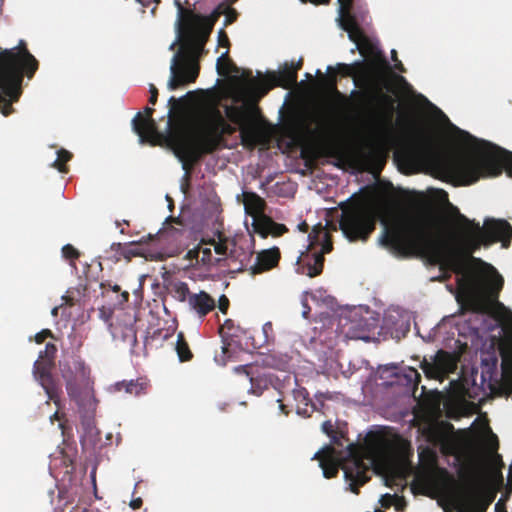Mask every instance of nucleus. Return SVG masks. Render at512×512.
<instances>
[{
  "mask_svg": "<svg viewBox=\"0 0 512 512\" xmlns=\"http://www.w3.org/2000/svg\"><path fill=\"white\" fill-rule=\"evenodd\" d=\"M455 226L459 233L444 240L434 217L425 213L403 214L386 225L382 244L402 256H420L441 270L458 275L456 296L460 313H486L503 288V277L493 266L473 253L481 246L501 242L508 248L512 239V226L506 220H486L481 227L455 208Z\"/></svg>",
  "mask_w": 512,
  "mask_h": 512,
  "instance_id": "nucleus-1",
  "label": "nucleus"
},
{
  "mask_svg": "<svg viewBox=\"0 0 512 512\" xmlns=\"http://www.w3.org/2000/svg\"><path fill=\"white\" fill-rule=\"evenodd\" d=\"M482 144L485 147L475 155L453 156L435 149L424 131L414 129L406 140V171L427 169L458 185L497 177L503 170L512 177V152L485 141Z\"/></svg>",
  "mask_w": 512,
  "mask_h": 512,
  "instance_id": "nucleus-2",
  "label": "nucleus"
},
{
  "mask_svg": "<svg viewBox=\"0 0 512 512\" xmlns=\"http://www.w3.org/2000/svg\"><path fill=\"white\" fill-rule=\"evenodd\" d=\"M175 4L179 15L177 41L180 47L170 66L168 89L172 91L196 81L200 72L199 58L215 22V19L184 9L179 0H175Z\"/></svg>",
  "mask_w": 512,
  "mask_h": 512,
  "instance_id": "nucleus-3",
  "label": "nucleus"
},
{
  "mask_svg": "<svg viewBox=\"0 0 512 512\" xmlns=\"http://www.w3.org/2000/svg\"><path fill=\"white\" fill-rule=\"evenodd\" d=\"M235 128L218 112L206 124L197 128H177L168 135V142L189 178L193 166L206 154L218 150L224 135H231Z\"/></svg>",
  "mask_w": 512,
  "mask_h": 512,
  "instance_id": "nucleus-4",
  "label": "nucleus"
},
{
  "mask_svg": "<svg viewBox=\"0 0 512 512\" xmlns=\"http://www.w3.org/2000/svg\"><path fill=\"white\" fill-rule=\"evenodd\" d=\"M38 68L39 62L24 40L13 48L0 51V112L5 117L14 112L12 105L22 94L24 77L32 79Z\"/></svg>",
  "mask_w": 512,
  "mask_h": 512,
  "instance_id": "nucleus-5",
  "label": "nucleus"
},
{
  "mask_svg": "<svg viewBox=\"0 0 512 512\" xmlns=\"http://www.w3.org/2000/svg\"><path fill=\"white\" fill-rule=\"evenodd\" d=\"M313 459L319 460V466L323 471L325 478L330 479L337 476L339 469L344 472V479L348 484V489L359 494V489L370 480V465L365 463L361 457L350 456L340 461L335 458V449L332 446H326L318 451Z\"/></svg>",
  "mask_w": 512,
  "mask_h": 512,
  "instance_id": "nucleus-6",
  "label": "nucleus"
},
{
  "mask_svg": "<svg viewBox=\"0 0 512 512\" xmlns=\"http://www.w3.org/2000/svg\"><path fill=\"white\" fill-rule=\"evenodd\" d=\"M379 208L373 201H356L342 210L340 229L350 241H366L375 230Z\"/></svg>",
  "mask_w": 512,
  "mask_h": 512,
  "instance_id": "nucleus-7",
  "label": "nucleus"
},
{
  "mask_svg": "<svg viewBox=\"0 0 512 512\" xmlns=\"http://www.w3.org/2000/svg\"><path fill=\"white\" fill-rule=\"evenodd\" d=\"M309 245L297 260V272L308 277L320 275L324 268V255L333 249L332 236L321 223L312 228L308 235Z\"/></svg>",
  "mask_w": 512,
  "mask_h": 512,
  "instance_id": "nucleus-8",
  "label": "nucleus"
},
{
  "mask_svg": "<svg viewBox=\"0 0 512 512\" xmlns=\"http://www.w3.org/2000/svg\"><path fill=\"white\" fill-rule=\"evenodd\" d=\"M337 71L343 76L353 77L355 85L363 89L362 91L353 90L351 93V97L356 98L355 102L358 106H363L376 100H389V97L383 93L384 84L382 80L368 69L365 62L357 61L353 64L339 63Z\"/></svg>",
  "mask_w": 512,
  "mask_h": 512,
  "instance_id": "nucleus-9",
  "label": "nucleus"
},
{
  "mask_svg": "<svg viewBox=\"0 0 512 512\" xmlns=\"http://www.w3.org/2000/svg\"><path fill=\"white\" fill-rule=\"evenodd\" d=\"M339 25L348 33L349 39L356 44L361 55L370 54L373 56V60L365 64L384 84L383 74L390 70V64L386 57L376 49L377 45L364 34L356 17L353 14L341 16L339 17Z\"/></svg>",
  "mask_w": 512,
  "mask_h": 512,
  "instance_id": "nucleus-10",
  "label": "nucleus"
},
{
  "mask_svg": "<svg viewBox=\"0 0 512 512\" xmlns=\"http://www.w3.org/2000/svg\"><path fill=\"white\" fill-rule=\"evenodd\" d=\"M60 371L69 398L82 405L91 391L90 368L80 356H72L60 364Z\"/></svg>",
  "mask_w": 512,
  "mask_h": 512,
  "instance_id": "nucleus-11",
  "label": "nucleus"
},
{
  "mask_svg": "<svg viewBox=\"0 0 512 512\" xmlns=\"http://www.w3.org/2000/svg\"><path fill=\"white\" fill-rule=\"evenodd\" d=\"M420 430L426 441L438 447L443 455L450 456L457 452V442L453 437L454 427L451 423L426 418Z\"/></svg>",
  "mask_w": 512,
  "mask_h": 512,
  "instance_id": "nucleus-12",
  "label": "nucleus"
},
{
  "mask_svg": "<svg viewBox=\"0 0 512 512\" xmlns=\"http://www.w3.org/2000/svg\"><path fill=\"white\" fill-rule=\"evenodd\" d=\"M243 76L249 79V91L259 97L265 96L273 87L280 86L284 89H290L297 83V73L293 69V63L285 64L278 73L267 74V79L252 78V71L245 70Z\"/></svg>",
  "mask_w": 512,
  "mask_h": 512,
  "instance_id": "nucleus-13",
  "label": "nucleus"
},
{
  "mask_svg": "<svg viewBox=\"0 0 512 512\" xmlns=\"http://www.w3.org/2000/svg\"><path fill=\"white\" fill-rule=\"evenodd\" d=\"M494 495L489 494L480 484L466 483L455 497L457 512H486Z\"/></svg>",
  "mask_w": 512,
  "mask_h": 512,
  "instance_id": "nucleus-14",
  "label": "nucleus"
},
{
  "mask_svg": "<svg viewBox=\"0 0 512 512\" xmlns=\"http://www.w3.org/2000/svg\"><path fill=\"white\" fill-rule=\"evenodd\" d=\"M456 366L455 357L444 350H439L432 358V361L424 358L420 364V368L429 379H441L446 374L453 372Z\"/></svg>",
  "mask_w": 512,
  "mask_h": 512,
  "instance_id": "nucleus-15",
  "label": "nucleus"
},
{
  "mask_svg": "<svg viewBox=\"0 0 512 512\" xmlns=\"http://www.w3.org/2000/svg\"><path fill=\"white\" fill-rule=\"evenodd\" d=\"M154 109L146 107L143 112H138L132 120L134 132L142 143L149 142L156 145L162 135L158 132L157 124L153 119Z\"/></svg>",
  "mask_w": 512,
  "mask_h": 512,
  "instance_id": "nucleus-16",
  "label": "nucleus"
},
{
  "mask_svg": "<svg viewBox=\"0 0 512 512\" xmlns=\"http://www.w3.org/2000/svg\"><path fill=\"white\" fill-rule=\"evenodd\" d=\"M34 375L45 390L48 399L59 406L62 389L59 383L54 379L50 368L47 367L44 363L36 361L34 363Z\"/></svg>",
  "mask_w": 512,
  "mask_h": 512,
  "instance_id": "nucleus-17",
  "label": "nucleus"
},
{
  "mask_svg": "<svg viewBox=\"0 0 512 512\" xmlns=\"http://www.w3.org/2000/svg\"><path fill=\"white\" fill-rule=\"evenodd\" d=\"M281 259V253L278 247L264 249L257 253L253 265L249 266L251 275L261 274L277 267Z\"/></svg>",
  "mask_w": 512,
  "mask_h": 512,
  "instance_id": "nucleus-18",
  "label": "nucleus"
},
{
  "mask_svg": "<svg viewBox=\"0 0 512 512\" xmlns=\"http://www.w3.org/2000/svg\"><path fill=\"white\" fill-rule=\"evenodd\" d=\"M188 308L199 319H204L216 307L215 299L206 291L192 293L187 303Z\"/></svg>",
  "mask_w": 512,
  "mask_h": 512,
  "instance_id": "nucleus-19",
  "label": "nucleus"
},
{
  "mask_svg": "<svg viewBox=\"0 0 512 512\" xmlns=\"http://www.w3.org/2000/svg\"><path fill=\"white\" fill-rule=\"evenodd\" d=\"M231 246L228 260L236 264L233 271L240 272L246 269L249 270L248 266L254 254L249 245L245 247L241 240L233 239Z\"/></svg>",
  "mask_w": 512,
  "mask_h": 512,
  "instance_id": "nucleus-20",
  "label": "nucleus"
},
{
  "mask_svg": "<svg viewBox=\"0 0 512 512\" xmlns=\"http://www.w3.org/2000/svg\"><path fill=\"white\" fill-rule=\"evenodd\" d=\"M246 69L239 68L229 57L228 52L223 53L217 60V72L220 76H228L234 74L232 81L236 83L244 82L249 90V79L243 76Z\"/></svg>",
  "mask_w": 512,
  "mask_h": 512,
  "instance_id": "nucleus-21",
  "label": "nucleus"
},
{
  "mask_svg": "<svg viewBox=\"0 0 512 512\" xmlns=\"http://www.w3.org/2000/svg\"><path fill=\"white\" fill-rule=\"evenodd\" d=\"M250 382L252 393L258 396L265 390H268L269 387L277 389V385L279 384L278 378L272 373H263L256 377H251Z\"/></svg>",
  "mask_w": 512,
  "mask_h": 512,
  "instance_id": "nucleus-22",
  "label": "nucleus"
},
{
  "mask_svg": "<svg viewBox=\"0 0 512 512\" xmlns=\"http://www.w3.org/2000/svg\"><path fill=\"white\" fill-rule=\"evenodd\" d=\"M244 207L247 214L255 219L264 215L266 203L259 195L254 192H244Z\"/></svg>",
  "mask_w": 512,
  "mask_h": 512,
  "instance_id": "nucleus-23",
  "label": "nucleus"
},
{
  "mask_svg": "<svg viewBox=\"0 0 512 512\" xmlns=\"http://www.w3.org/2000/svg\"><path fill=\"white\" fill-rule=\"evenodd\" d=\"M293 397L296 401V410L299 415L310 416L315 410V405L309 397V392L304 387H298L293 390Z\"/></svg>",
  "mask_w": 512,
  "mask_h": 512,
  "instance_id": "nucleus-24",
  "label": "nucleus"
},
{
  "mask_svg": "<svg viewBox=\"0 0 512 512\" xmlns=\"http://www.w3.org/2000/svg\"><path fill=\"white\" fill-rule=\"evenodd\" d=\"M369 332L370 328L367 320L362 318L350 320V327L347 331L350 338L368 341L370 339Z\"/></svg>",
  "mask_w": 512,
  "mask_h": 512,
  "instance_id": "nucleus-25",
  "label": "nucleus"
},
{
  "mask_svg": "<svg viewBox=\"0 0 512 512\" xmlns=\"http://www.w3.org/2000/svg\"><path fill=\"white\" fill-rule=\"evenodd\" d=\"M207 243L202 240L196 249L189 251V255L195 254L196 260L203 265L218 264L221 259L214 258L211 248L206 247Z\"/></svg>",
  "mask_w": 512,
  "mask_h": 512,
  "instance_id": "nucleus-26",
  "label": "nucleus"
},
{
  "mask_svg": "<svg viewBox=\"0 0 512 512\" xmlns=\"http://www.w3.org/2000/svg\"><path fill=\"white\" fill-rule=\"evenodd\" d=\"M232 241L233 239H229L224 237L221 233H218V240L216 241L215 239H211L209 244L214 247L216 254L225 256V259L228 260Z\"/></svg>",
  "mask_w": 512,
  "mask_h": 512,
  "instance_id": "nucleus-27",
  "label": "nucleus"
},
{
  "mask_svg": "<svg viewBox=\"0 0 512 512\" xmlns=\"http://www.w3.org/2000/svg\"><path fill=\"white\" fill-rule=\"evenodd\" d=\"M176 352L181 362H187L193 358V353L190 350L183 332L177 334Z\"/></svg>",
  "mask_w": 512,
  "mask_h": 512,
  "instance_id": "nucleus-28",
  "label": "nucleus"
},
{
  "mask_svg": "<svg viewBox=\"0 0 512 512\" xmlns=\"http://www.w3.org/2000/svg\"><path fill=\"white\" fill-rule=\"evenodd\" d=\"M171 291L173 297L179 302L189 301L190 296L193 292L190 291L189 286L186 282L177 281L171 284Z\"/></svg>",
  "mask_w": 512,
  "mask_h": 512,
  "instance_id": "nucleus-29",
  "label": "nucleus"
},
{
  "mask_svg": "<svg viewBox=\"0 0 512 512\" xmlns=\"http://www.w3.org/2000/svg\"><path fill=\"white\" fill-rule=\"evenodd\" d=\"M115 388L117 391H125L127 394L139 395L144 391L145 384L138 380L122 381L116 383Z\"/></svg>",
  "mask_w": 512,
  "mask_h": 512,
  "instance_id": "nucleus-30",
  "label": "nucleus"
},
{
  "mask_svg": "<svg viewBox=\"0 0 512 512\" xmlns=\"http://www.w3.org/2000/svg\"><path fill=\"white\" fill-rule=\"evenodd\" d=\"M226 116L232 123L242 126L247 120V111L243 107L228 106Z\"/></svg>",
  "mask_w": 512,
  "mask_h": 512,
  "instance_id": "nucleus-31",
  "label": "nucleus"
},
{
  "mask_svg": "<svg viewBox=\"0 0 512 512\" xmlns=\"http://www.w3.org/2000/svg\"><path fill=\"white\" fill-rule=\"evenodd\" d=\"M272 221L273 220L265 214L256 217L253 221L254 231L261 237L266 238L269 235V232H271L272 225L269 224L272 223Z\"/></svg>",
  "mask_w": 512,
  "mask_h": 512,
  "instance_id": "nucleus-32",
  "label": "nucleus"
},
{
  "mask_svg": "<svg viewBox=\"0 0 512 512\" xmlns=\"http://www.w3.org/2000/svg\"><path fill=\"white\" fill-rule=\"evenodd\" d=\"M137 242H129V243H117V246H115L118 250H121L123 253V259H125L127 262L131 261L133 257L141 256L142 252L137 247Z\"/></svg>",
  "mask_w": 512,
  "mask_h": 512,
  "instance_id": "nucleus-33",
  "label": "nucleus"
},
{
  "mask_svg": "<svg viewBox=\"0 0 512 512\" xmlns=\"http://www.w3.org/2000/svg\"><path fill=\"white\" fill-rule=\"evenodd\" d=\"M72 158V153L65 149H60L57 152V159L53 163V167L57 168L60 172H67L66 163Z\"/></svg>",
  "mask_w": 512,
  "mask_h": 512,
  "instance_id": "nucleus-34",
  "label": "nucleus"
},
{
  "mask_svg": "<svg viewBox=\"0 0 512 512\" xmlns=\"http://www.w3.org/2000/svg\"><path fill=\"white\" fill-rule=\"evenodd\" d=\"M115 246H117V243H112L109 249L105 250V259L112 263H118L123 259L122 251Z\"/></svg>",
  "mask_w": 512,
  "mask_h": 512,
  "instance_id": "nucleus-35",
  "label": "nucleus"
},
{
  "mask_svg": "<svg viewBox=\"0 0 512 512\" xmlns=\"http://www.w3.org/2000/svg\"><path fill=\"white\" fill-rule=\"evenodd\" d=\"M404 377L409 384L413 385L414 390L417 389L421 381V375L415 368L408 367L404 372Z\"/></svg>",
  "mask_w": 512,
  "mask_h": 512,
  "instance_id": "nucleus-36",
  "label": "nucleus"
},
{
  "mask_svg": "<svg viewBox=\"0 0 512 512\" xmlns=\"http://www.w3.org/2000/svg\"><path fill=\"white\" fill-rule=\"evenodd\" d=\"M63 257L67 260L74 261L80 257V252L71 244L62 247Z\"/></svg>",
  "mask_w": 512,
  "mask_h": 512,
  "instance_id": "nucleus-37",
  "label": "nucleus"
},
{
  "mask_svg": "<svg viewBox=\"0 0 512 512\" xmlns=\"http://www.w3.org/2000/svg\"><path fill=\"white\" fill-rule=\"evenodd\" d=\"M396 502H402L404 504V498L397 495L386 494L382 496L380 500L381 506L384 508H390L391 506H394Z\"/></svg>",
  "mask_w": 512,
  "mask_h": 512,
  "instance_id": "nucleus-38",
  "label": "nucleus"
},
{
  "mask_svg": "<svg viewBox=\"0 0 512 512\" xmlns=\"http://www.w3.org/2000/svg\"><path fill=\"white\" fill-rule=\"evenodd\" d=\"M183 104H184V98L177 99L174 96H172L169 99V105H170L169 116H170V118L172 117V115L174 113H176L177 111H180L182 109Z\"/></svg>",
  "mask_w": 512,
  "mask_h": 512,
  "instance_id": "nucleus-39",
  "label": "nucleus"
},
{
  "mask_svg": "<svg viewBox=\"0 0 512 512\" xmlns=\"http://www.w3.org/2000/svg\"><path fill=\"white\" fill-rule=\"evenodd\" d=\"M339 3V17L352 14L351 9L353 0H338Z\"/></svg>",
  "mask_w": 512,
  "mask_h": 512,
  "instance_id": "nucleus-40",
  "label": "nucleus"
},
{
  "mask_svg": "<svg viewBox=\"0 0 512 512\" xmlns=\"http://www.w3.org/2000/svg\"><path fill=\"white\" fill-rule=\"evenodd\" d=\"M269 225H272L271 232H269V235H272L274 237L282 236L284 233L288 231L287 227L284 224L277 223L275 221H272Z\"/></svg>",
  "mask_w": 512,
  "mask_h": 512,
  "instance_id": "nucleus-41",
  "label": "nucleus"
},
{
  "mask_svg": "<svg viewBox=\"0 0 512 512\" xmlns=\"http://www.w3.org/2000/svg\"><path fill=\"white\" fill-rule=\"evenodd\" d=\"M237 17H238V12L236 11V9H234L232 7H228L225 11L224 25L228 26V25L234 23L237 20Z\"/></svg>",
  "mask_w": 512,
  "mask_h": 512,
  "instance_id": "nucleus-42",
  "label": "nucleus"
},
{
  "mask_svg": "<svg viewBox=\"0 0 512 512\" xmlns=\"http://www.w3.org/2000/svg\"><path fill=\"white\" fill-rule=\"evenodd\" d=\"M322 431L325 434H327L329 437H331L335 443H337L336 431L334 430V427H333V424L331 421L328 420V421L323 422Z\"/></svg>",
  "mask_w": 512,
  "mask_h": 512,
  "instance_id": "nucleus-43",
  "label": "nucleus"
},
{
  "mask_svg": "<svg viewBox=\"0 0 512 512\" xmlns=\"http://www.w3.org/2000/svg\"><path fill=\"white\" fill-rule=\"evenodd\" d=\"M225 330H227V333L230 336H232V337L237 336V332H236L233 320L228 319L224 322V324L221 326V331H225Z\"/></svg>",
  "mask_w": 512,
  "mask_h": 512,
  "instance_id": "nucleus-44",
  "label": "nucleus"
},
{
  "mask_svg": "<svg viewBox=\"0 0 512 512\" xmlns=\"http://www.w3.org/2000/svg\"><path fill=\"white\" fill-rule=\"evenodd\" d=\"M53 334L51 332V330L49 329H44L40 332H38L36 335H35V342L38 343V344H41L43 343L47 338L49 337H52Z\"/></svg>",
  "mask_w": 512,
  "mask_h": 512,
  "instance_id": "nucleus-45",
  "label": "nucleus"
},
{
  "mask_svg": "<svg viewBox=\"0 0 512 512\" xmlns=\"http://www.w3.org/2000/svg\"><path fill=\"white\" fill-rule=\"evenodd\" d=\"M125 329H126V333L123 336V339L125 341H129L132 344H135L137 342L136 331L133 329L132 326L131 327H126Z\"/></svg>",
  "mask_w": 512,
  "mask_h": 512,
  "instance_id": "nucleus-46",
  "label": "nucleus"
},
{
  "mask_svg": "<svg viewBox=\"0 0 512 512\" xmlns=\"http://www.w3.org/2000/svg\"><path fill=\"white\" fill-rule=\"evenodd\" d=\"M229 304V299L225 295H222L218 301V308L223 314H226L229 308Z\"/></svg>",
  "mask_w": 512,
  "mask_h": 512,
  "instance_id": "nucleus-47",
  "label": "nucleus"
},
{
  "mask_svg": "<svg viewBox=\"0 0 512 512\" xmlns=\"http://www.w3.org/2000/svg\"><path fill=\"white\" fill-rule=\"evenodd\" d=\"M56 352H57V348H56V346L53 343H47L46 344L45 351H44L45 357H47L50 360H52L55 357Z\"/></svg>",
  "mask_w": 512,
  "mask_h": 512,
  "instance_id": "nucleus-48",
  "label": "nucleus"
},
{
  "mask_svg": "<svg viewBox=\"0 0 512 512\" xmlns=\"http://www.w3.org/2000/svg\"><path fill=\"white\" fill-rule=\"evenodd\" d=\"M149 92H150L149 103L152 105H155L157 102V99H158V89L155 87L154 84H150Z\"/></svg>",
  "mask_w": 512,
  "mask_h": 512,
  "instance_id": "nucleus-49",
  "label": "nucleus"
},
{
  "mask_svg": "<svg viewBox=\"0 0 512 512\" xmlns=\"http://www.w3.org/2000/svg\"><path fill=\"white\" fill-rule=\"evenodd\" d=\"M218 41H219V45L222 46V47H229L230 46L229 38H228V36H227V34H226V32L224 30H221L219 32Z\"/></svg>",
  "mask_w": 512,
  "mask_h": 512,
  "instance_id": "nucleus-50",
  "label": "nucleus"
},
{
  "mask_svg": "<svg viewBox=\"0 0 512 512\" xmlns=\"http://www.w3.org/2000/svg\"><path fill=\"white\" fill-rule=\"evenodd\" d=\"M241 137L243 142L254 141V134L252 131L248 130L246 127H242L241 129Z\"/></svg>",
  "mask_w": 512,
  "mask_h": 512,
  "instance_id": "nucleus-51",
  "label": "nucleus"
},
{
  "mask_svg": "<svg viewBox=\"0 0 512 512\" xmlns=\"http://www.w3.org/2000/svg\"><path fill=\"white\" fill-rule=\"evenodd\" d=\"M425 455H427L431 461L435 460V454L429 448H426L425 450H423L419 453L420 460H423Z\"/></svg>",
  "mask_w": 512,
  "mask_h": 512,
  "instance_id": "nucleus-52",
  "label": "nucleus"
},
{
  "mask_svg": "<svg viewBox=\"0 0 512 512\" xmlns=\"http://www.w3.org/2000/svg\"><path fill=\"white\" fill-rule=\"evenodd\" d=\"M495 512H507L505 502L502 498L495 504Z\"/></svg>",
  "mask_w": 512,
  "mask_h": 512,
  "instance_id": "nucleus-53",
  "label": "nucleus"
},
{
  "mask_svg": "<svg viewBox=\"0 0 512 512\" xmlns=\"http://www.w3.org/2000/svg\"><path fill=\"white\" fill-rule=\"evenodd\" d=\"M276 402L278 403V408H279L280 412L282 414H284V415H288L289 414V409L283 403V400L281 398H278Z\"/></svg>",
  "mask_w": 512,
  "mask_h": 512,
  "instance_id": "nucleus-54",
  "label": "nucleus"
},
{
  "mask_svg": "<svg viewBox=\"0 0 512 512\" xmlns=\"http://www.w3.org/2000/svg\"><path fill=\"white\" fill-rule=\"evenodd\" d=\"M143 504V501L140 497L138 498H135V499H132L131 502H130V507L133 509V510H136V509H139Z\"/></svg>",
  "mask_w": 512,
  "mask_h": 512,
  "instance_id": "nucleus-55",
  "label": "nucleus"
},
{
  "mask_svg": "<svg viewBox=\"0 0 512 512\" xmlns=\"http://www.w3.org/2000/svg\"><path fill=\"white\" fill-rule=\"evenodd\" d=\"M394 69L401 73H404L406 71L404 65L402 64V62L400 60L397 62H394Z\"/></svg>",
  "mask_w": 512,
  "mask_h": 512,
  "instance_id": "nucleus-56",
  "label": "nucleus"
},
{
  "mask_svg": "<svg viewBox=\"0 0 512 512\" xmlns=\"http://www.w3.org/2000/svg\"><path fill=\"white\" fill-rule=\"evenodd\" d=\"M298 229L299 231L303 232V233H307L308 230H309V225L306 223V221H302L299 225H298Z\"/></svg>",
  "mask_w": 512,
  "mask_h": 512,
  "instance_id": "nucleus-57",
  "label": "nucleus"
},
{
  "mask_svg": "<svg viewBox=\"0 0 512 512\" xmlns=\"http://www.w3.org/2000/svg\"><path fill=\"white\" fill-rule=\"evenodd\" d=\"M301 1L303 3L310 2L313 4L319 5V4H327V3H329L330 0H301Z\"/></svg>",
  "mask_w": 512,
  "mask_h": 512,
  "instance_id": "nucleus-58",
  "label": "nucleus"
},
{
  "mask_svg": "<svg viewBox=\"0 0 512 512\" xmlns=\"http://www.w3.org/2000/svg\"><path fill=\"white\" fill-rule=\"evenodd\" d=\"M394 506L397 511H403L406 506V502L404 501V504L402 502H396V504H394Z\"/></svg>",
  "mask_w": 512,
  "mask_h": 512,
  "instance_id": "nucleus-59",
  "label": "nucleus"
},
{
  "mask_svg": "<svg viewBox=\"0 0 512 512\" xmlns=\"http://www.w3.org/2000/svg\"><path fill=\"white\" fill-rule=\"evenodd\" d=\"M122 300L121 303L127 302L129 299V293L127 291H124L121 293Z\"/></svg>",
  "mask_w": 512,
  "mask_h": 512,
  "instance_id": "nucleus-60",
  "label": "nucleus"
},
{
  "mask_svg": "<svg viewBox=\"0 0 512 512\" xmlns=\"http://www.w3.org/2000/svg\"><path fill=\"white\" fill-rule=\"evenodd\" d=\"M461 134L463 135L464 139L476 141V139L472 137L468 132L461 131Z\"/></svg>",
  "mask_w": 512,
  "mask_h": 512,
  "instance_id": "nucleus-61",
  "label": "nucleus"
},
{
  "mask_svg": "<svg viewBox=\"0 0 512 512\" xmlns=\"http://www.w3.org/2000/svg\"><path fill=\"white\" fill-rule=\"evenodd\" d=\"M302 64H303L302 60H299L296 64L293 63V69H295V71L297 72L298 70H300L302 68Z\"/></svg>",
  "mask_w": 512,
  "mask_h": 512,
  "instance_id": "nucleus-62",
  "label": "nucleus"
},
{
  "mask_svg": "<svg viewBox=\"0 0 512 512\" xmlns=\"http://www.w3.org/2000/svg\"><path fill=\"white\" fill-rule=\"evenodd\" d=\"M508 492H512V475H511V472L509 473V477H508Z\"/></svg>",
  "mask_w": 512,
  "mask_h": 512,
  "instance_id": "nucleus-63",
  "label": "nucleus"
},
{
  "mask_svg": "<svg viewBox=\"0 0 512 512\" xmlns=\"http://www.w3.org/2000/svg\"><path fill=\"white\" fill-rule=\"evenodd\" d=\"M71 512H88L86 508L76 507Z\"/></svg>",
  "mask_w": 512,
  "mask_h": 512,
  "instance_id": "nucleus-64",
  "label": "nucleus"
}]
</instances>
